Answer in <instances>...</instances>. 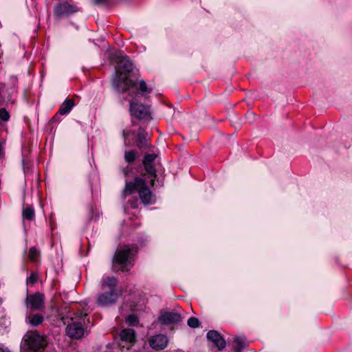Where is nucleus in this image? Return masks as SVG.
Segmentation results:
<instances>
[{"instance_id":"obj_22","label":"nucleus","mask_w":352,"mask_h":352,"mask_svg":"<svg viewBox=\"0 0 352 352\" xmlns=\"http://www.w3.org/2000/svg\"><path fill=\"white\" fill-rule=\"evenodd\" d=\"M156 157L157 155L155 154H146L143 159L142 164H153Z\"/></svg>"},{"instance_id":"obj_9","label":"nucleus","mask_w":352,"mask_h":352,"mask_svg":"<svg viewBox=\"0 0 352 352\" xmlns=\"http://www.w3.org/2000/svg\"><path fill=\"white\" fill-rule=\"evenodd\" d=\"M118 294L115 289H110L98 294L97 298V303L99 306L107 307L116 303L118 300Z\"/></svg>"},{"instance_id":"obj_30","label":"nucleus","mask_w":352,"mask_h":352,"mask_svg":"<svg viewBox=\"0 0 352 352\" xmlns=\"http://www.w3.org/2000/svg\"><path fill=\"white\" fill-rule=\"evenodd\" d=\"M38 278V276L34 274H32L31 276L28 278V282H29L31 284H34L36 283Z\"/></svg>"},{"instance_id":"obj_34","label":"nucleus","mask_w":352,"mask_h":352,"mask_svg":"<svg viewBox=\"0 0 352 352\" xmlns=\"http://www.w3.org/2000/svg\"><path fill=\"white\" fill-rule=\"evenodd\" d=\"M1 302H2V300H1V298H0V304L1 303Z\"/></svg>"},{"instance_id":"obj_4","label":"nucleus","mask_w":352,"mask_h":352,"mask_svg":"<svg viewBox=\"0 0 352 352\" xmlns=\"http://www.w3.org/2000/svg\"><path fill=\"white\" fill-rule=\"evenodd\" d=\"M131 257V249L126 247L118 248L112 259L113 267H115V264H118L120 265L121 270H128L127 265L130 263Z\"/></svg>"},{"instance_id":"obj_12","label":"nucleus","mask_w":352,"mask_h":352,"mask_svg":"<svg viewBox=\"0 0 352 352\" xmlns=\"http://www.w3.org/2000/svg\"><path fill=\"white\" fill-rule=\"evenodd\" d=\"M181 320V315L176 312H165L159 318V320L163 324H177Z\"/></svg>"},{"instance_id":"obj_7","label":"nucleus","mask_w":352,"mask_h":352,"mask_svg":"<svg viewBox=\"0 0 352 352\" xmlns=\"http://www.w3.org/2000/svg\"><path fill=\"white\" fill-rule=\"evenodd\" d=\"M78 11V8L68 1L61 2L54 7V16L56 19H62L76 13Z\"/></svg>"},{"instance_id":"obj_2","label":"nucleus","mask_w":352,"mask_h":352,"mask_svg":"<svg viewBox=\"0 0 352 352\" xmlns=\"http://www.w3.org/2000/svg\"><path fill=\"white\" fill-rule=\"evenodd\" d=\"M137 191L142 203L145 205L153 204L155 202L154 195L148 187L146 180L140 177H135L133 182H126L123 190L124 195H131Z\"/></svg>"},{"instance_id":"obj_23","label":"nucleus","mask_w":352,"mask_h":352,"mask_svg":"<svg viewBox=\"0 0 352 352\" xmlns=\"http://www.w3.org/2000/svg\"><path fill=\"white\" fill-rule=\"evenodd\" d=\"M188 325L191 328H197L200 326V322L197 318L190 317L187 321Z\"/></svg>"},{"instance_id":"obj_31","label":"nucleus","mask_w":352,"mask_h":352,"mask_svg":"<svg viewBox=\"0 0 352 352\" xmlns=\"http://www.w3.org/2000/svg\"><path fill=\"white\" fill-rule=\"evenodd\" d=\"M105 2H106V0H94V3L96 5H100V4H102Z\"/></svg>"},{"instance_id":"obj_14","label":"nucleus","mask_w":352,"mask_h":352,"mask_svg":"<svg viewBox=\"0 0 352 352\" xmlns=\"http://www.w3.org/2000/svg\"><path fill=\"white\" fill-rule=\"evenodd\" d=\"M168 343L167 338L162 334L152 337L149 340L150 346L156 350L164 349Z\"/></svg>"},{"instance_id":"obj_33","label":"nucleus","mask_w":352,"mask_h":352,"mask_svg":"<svg viewBox=\"0 0 352 352\" xmlns=\"http://www.w3.org/2000/svg\"><path fill=\"white\" fill-rule=\"evenodd\" d=\"M58 114H56V116H54V118H52L53 120H57V118H58Z\"/></svg>"},{"instance_id":"obj_16","label":"nucleus","mask_w":352,"mask_h":352,"mask_svg":"<svg viewBox=\"0 0 352 352\" xmlns=\"http://www.w3.org/2000/svg\"><path fill=\"white\" fill-rule=\"evenodd\" d=\"M145 173L142 175L148 174L151 177L150 184L152 186L155 185V180L157 177L156 169L153 164H143Z\"/></svg>"},{"instance_id":"obj_17","label":"nucleus","mask_w":352,"mask_h":352,"mask_svg":"<svg viewBox=\"0 0 352 352\" xmlns=\"http://www.w3.org/2000/svg\"><path fill=\"white\" fill-rule=\"evenodd\" d=\"M74 106V101L72 99H67L61 104L58 113L60 115H65L68 113Z\"/></svg>"},{"instance_id":"obj_28","label":"nucleus","mask_w":352,"mask_h":352,"mask_svg":"<svg viewBox=\"0 0 352 352\" xmlns=\"http://www.w3.org/2000/svg\"><path fill=\"white\" fill-rule=\"evenodd\" d=\"M129 204H130L132 208H138L139 206V201L138 198H134L130 201H129Z\"/></svg>"},{"instance_id":"obj_27","label":"nucleus","mask_w":352,"mask_h":352,"mask_svg":"<svg viewBox=\"0 0 352 352\" xmlns=\"http://www.w3.org/2000/svg\"><path fill=\"white\" fill-rule=\"evenodd\" d=\"M139 89L142 93H144V92L151 93V89H148L146 83L143 80L140 82V88Z\"/></svg>"},{"instance_id":"obj_19","label":"nucleus","mask_w":352,"mask_h":352,"mask_svg":"<svg viewBox=\"0 0 352 352\" xmlns=\"http://www.w3.org/2000/svg\"><path fill=\"white\" fill-rule=\"evenodd\" d=\"M137 158V152L135 150L126 151L124 153V160L129 163H133Z\"/></svg>"},{"instance_id":"obj_5","label":"nucleus","mask_w":352,"mask_h":352,"mask_svg":"<svg viewBox=\"0 0 352 352\" xmlns=\"http://www.w3.org/2000/svg\"><path fill=\"white\" fill-rule=\"evenodd\" d=\"M132 135L134 136L135 145L140 151H144L153 148L148 133L144 128L140 127L137 131H133Z\"/></svg>"},{"instance_id":"obj_18","label":"nucleus","mask_w":352,"mask_h":352,"mask_svg":"<svg viewBox=\"0 0 352 352\" xmlns=\"http://www.w3.org/2000/svg\"><path fill=\"white\" fill-rule=\"evenodd\" d=\"M118 284V280L114 276L104 277L102 280V285L110 287V289H115V287Z\"/></svg>"},{"instance_id":"obj_8","label":"nucleus","mask_w":352,"mask_h":352,"mask_svg":"<svg viewBox=\"0 0 352 352\" xmlns=\"http://www.w3.org/2000/svg\"><path fill=\"white\" fill-rule=\"evenodd\" d=\"M130 111L132 116L139 120H150V112L148 107L138 102L132 100L130 104Z\"/></svg>"},{"instance_id":"obj_20","label":"nucleus","mask_w":352,"mask_h":352,"mask_svg":"<svg viewBox=\"0 0 352 352\" xmlns=\"http://www.w3.org/2000/svg\"><path fill=\"white\" fill-rule=\"evenodd\" d=\"M34 210L32 207L28 206L23 210V217L27 220L31 221L34 217Z\"/></svg>"},{"instance_id":"obj_21","label":"nucleus","mask_w":352,"mask_h":352,"mask_svg":"<svg viewBox=\"0 0 352 352\" xmlns=\"http://www.w3.org/2000/svg\"><path fill=\"white\" fill-rule=\"evenodd\" d=\"M232 348L235 352H241L242 347V340L239 336H234L232 341Z\"/></svg>"},{"instance_id":"obj_6","label":"nucleus","mask_w":352,"mask_h":352,"mask_svg":"<svg viewBox=\"0 0 352 352\" xmlns=\"http://www.w3.org/2000/svg\"><path fill=\"white\" fill-rule=\"evenodd\" d=\"M25 303L29 311L43 310L45 308V296L39 292L28 295Z\"/></svg>"},{"instance_id":"obj_26","label":"nucleus","mask_w":352,"mask_h":352,"mask_svg":"<svg viewBox=\"0 0 352 352\" xmlns=\"http://www.w3.org/2000/svg\"><path fill=\"white\" fill-rule=\"evenodd\" d=\"M0 118L3 121H8L10 118L9 113L6 110V109H0Z\"/></svg>"},{"instance_id":"obj_11","label":"nucleus","mask_w":352,"mask_h":352,"mask_svg":"<svg viewBox=\"0 0 352 352\" xmlns=\"http://www.w3.org/2000/svg\"><path fill=\"white\" fill-rule=\"evenodd\" d=\"M66 332L69 337L78 339L82 336L84 329L80 322H72L67 326Z\"/></svg>"},{"instance_id":"obj_24","label":"nucleus","mask_w":352,"mask_h":352,"mask_svg":"<svg viewBox=\"0 0 352 352\" xmlns=\"http://www.w3.org/2000/svg\"><path fill=\"white\" fill-rule=\"evenodd\" d=\"M126 321L129 325L135 326L138 323V318L135 314H131L126 318Z\"/></svg>"},{"instance_id":"obj_1","label":"nucleus","mask_w":352,"mask_h":352,"mask_svg":"<svg viewBox=\"0 0 352 352\" xmlns=\"http://www.w3.org/2000/svg\"><path fill=\"white\" fill-rule=\"evenodd\" d=\"M133 69V64L129 58L127 56L120 57L111 80L112 85L116 91L124 93L136 86V82L130 79L129 76Z\"/></svg>"},{"instance_id":"obj_29","label":"nucleus","mask_w":352,"mask_h":352,"mask_svg":"<svg viewBox=\"0 0 352 352\" xmlns=\"http://www.w3.org/2000/svg\"><path fill=\"white\" fill-rule=\"evenodd\" d=\"M132 132L133 131H126V130H123L122 131V135H123V138H124V144L126 145V146H129V144H127L126 142V140L128 138V137L129 136V135H132Z\"/></svg>"},{"instance_id":"obj_25","label":"nucleus","mask_w":352,"mask_h":352,"mask_svg":"<svg viewBox=\"0 0 352 352\" xmlns=\"http://www.w3.org/2000/svg\"><path fill=\"white\" fill-rule=\"evenodd\" d=\"M39 253L34 247H32L29 250L28 257L32 261H34Z\"/></svg>"},{"instance_id":"obj_3","label":"nucleus","mask_w":352,"mask_h":352,"mask_svg":"<svg viewBox=\"0 0 352 352\" xmlns=\"http://www.w3.org/2000/svg\"><path fill=\"white\" fill-rule=\"evenodd\" d=\"M47 345L44 336L36 331H28L23 338L22 349L33 352H41Z\"/></svg>"},{"instance_id":"obj_15","label":"nucleus","mask_w":352,"mask_h":352,"mask_svg":"<svg viewBox=\"0 0 352 352\" xmlns=\"http://www.w3.org/2000/svg\"><path fill=\"white\" fill-rule=\"evenodd\" d=\"M120 337L122 342L132 346L135 342V331L133 329H125L120 332Z\"/></svg>"},{"instance_id":"obj_32","label":"nucleus","mask_w":352,"mask_h":352,"mask_svg":"<svg viewBox=\"0 0 352 352\" xmlns=\"http://www.w3.org/2000/svg\"><path fill=\"white\" fill-rule=\"evenodd\" d=\"M0 352H10V351L7 349H4L0 347Z\"/></svg>"},{"instance_id":"obj_13","label":"nucleus","mask_w":352,"mask_h":352,"mask_svg":"<svg viewBox=\"0 0 352 352\" xmlns=\"http://www.w3.org/2000/svg\"><path fill=\"white\" fill-rule=\"evenodd\" d=\"M35 311H28L25 316V322L32 327H38L44 321L42 314L34 313Z\"/></svg>"},{"instance_id":"obj_10","label":"nucleus","mask_w":352,"mask_h":352,"mask_svg":"<svg viewBox=\"0 0 352 352\" xmlns=\"http://www.w3.org/2000/svg\"><path fill=\"white\" fill-rule=\"evenodd\" d=\"M207 338L209 341L212 342L219 351H222L226 346V341L217 331L210 330L207 333Z\"/></svg>"}]
</instances>
